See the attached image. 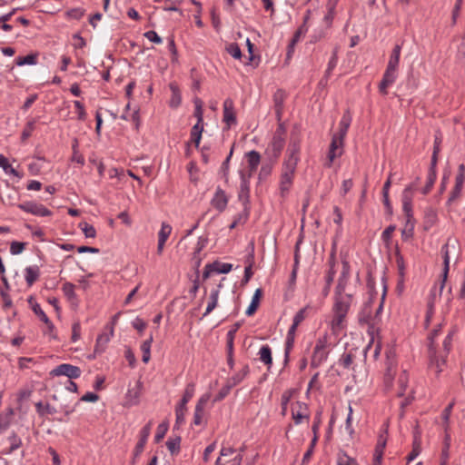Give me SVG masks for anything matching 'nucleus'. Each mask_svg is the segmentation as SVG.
<instances>
[{
    "instance_id": "f257e3e1",
    "label": "nucleus",
    "mask_w": 465,
    "mask_h": 465,
    "mask_svg": "<svg viewBox=\"0 0 465 465\" xmlns=\"http://www.w3.org/2000/svg\"><path fill=\"white\" fill-rule=\"evenodd\" d=\"M385 294L382 295L381 301L375 310V313H372L373 300L370 298L365 302L358 314V321L361 326L367 327V332L371 336V340L375 334H378L380 330V324L381 322V313L383 309V301Z\"/></svg>"
},
{
    "instance_id": "f03ea898",
    "label": "nucleus",
    "mask_w": 465,
    "mask_h": 465,
    "mask_svg": "<svg viewBox=\"0 0 465 465\" xmlns=\"http://www.w3.org/2000/svg\"><path fill=\"white\" fill-rule=\"evenodd\" d=\"M334 302L332 306L333 317L331 320L332 328H341L350 311L351 306L354 302V294L348 293L344 291H334Z\"/></svg>"
},
{
    "instance_id": "7ed1b4c3",
    "label": "nucleus",
    "mask_w": 465,
    "mask_h": 465,
    "mask_svg": "<svg viewBox=\"0 0 465 465\" xmlns=\"http://www.w3.org/2000/svg\"><path fill=\"white\" fill-rule=\"evenodd\" d=\"M452 247V249H455V244L450 245V241H448L442 247H441V254L443 258V269L441 273V280L440 282L439 287L437 285H434L430 292V295L428 297V302L427 305H430L435 307V303L438 297H440L443 292V289L445 287V283L448 278L449 271H450V248Z\"/></svg>"
},
{
    "instance_id": "20e7f679",
    "label": "nucleus",
    "mask_w": 465,
    "mask_h": 465,
    "mask_svg": "<svg viewBox=\"0 0 465 465\" xmlns=\"http://www.w3.org/2000/svg\"><path fill=\"white\" fill-rule=\"evenodd\" d=\"M301 143L302 140L299 135L292 134L282 166L297 168L298 163L300 162L301 153Z\"/></svg>"
},
{
    "instance_id": "39448f33",
    "label": "nucleus",
    "mask_w": 465,
    "mask_h": 465,
    "mask_svg": "<svg viewBox=\"0 0 465 465\" xmlns=\"http://www.w3.org/2000/svg\"><path fill=\"white\" fill-rule=\"evenodd\" d=\"M329 356L328 341L326 337L319 338L313 349L311 360V367L318 368Z\"/></svg>"
},
{
    "instance_id": "423d86ee",
    "label": "nucleus",
    "mask_w": 465,
    "mask_h": 465,
    "mask_svg": "<svg viewBox=\"0 0 465 465\" xmlns=\"http://www.w3.org/2000/svg\"><path fill=\"white\" fill-rule=\"evenodd\" d=\"M296 168L287 167L282 165V172L280 177L279 190L280 195L285 198L293 183Z\"/></svg>"
},
{
    "instance_id": "0eeeda50",
    "label": "nucleus",
    "mask_w": 465,
    "mask_h": 465,
    "mask_svg": "<svg viewBox=\"0 0 465 465\" xmlns=\"http://www.w3.org/2000/svg\"><path fill=\"white\" fill-rule=\"evenodd\" d=\"M50 375L54 377L65 376L70 380L77 379L81 375V370L77 366L69 363H62L50 371Z\"/></svg>"
},
{
    "instance_id": "6e6552de",
    "label": "nucleus",
    "mask_w": 465,
    "mask_h": 465,
    "mask_svg": "<svg viewBox=\"0 0 465 465\" xmlns=\"http://www.w3.org/2000/svg\"><path fill=\"white\" fill-rule=\"evenodd\" d=\"M240 188L238 192V199L242 203V205L250 206V179L251 173H246L244 171H240Z\"/></svg>"
},
{
    "instance_id": "1a4fd4ad",
    "label": "nucleus",
    "mask_w": 465,
    "mask_h": 465,
    "mask_svg": "<svg viewBox=\"0 0 465 465\" xmlns=\"http://www.w3.org/2000/svg\"><path fill=\"white\" fill-rule=\"evenodd\" d=\"M223 122L226 124L227 129H230L232 125H236L237 124L234 102L232 98H226L223 101Z\"/></svg>"
},
{
    "instance_id": "9d476101",
    "label": "nucleus",
    "mask_w": 465,
    "mask_h": 465,
    "mask_svg": "<svg viewBox=\"0 0 465 465\" xmlns=\"http://www.w3.org/2000/svg\"><path fill=\"white\" fill-rule=\"evenodd\" d=\"M18 208L35 216L45 217L52 214L51 211L41 203L27 201L18 204Z\"/></svg>"
},
{
    "instance_id": "9b49d317",
    "label": "nucleus",
    "mask_w": 465,
    "mask_h": 465,
    "mask_svg": "<svg viewBox=\"0 0 465 465\" xmlns=\"http://www.w3.org/2000/svg\"><path fill=\"white\" fill-rule=\"evenodd\" d=\"M284 145L285 138L272 135V138L265 150V154L270 160L276 162L280 157Z\"/></svg>"
},
{
    "instance_id": "f8f14e48",
    "label": "nucleus",
    "mask_w": 465,
    "mask_h": 465,
    "mask_svg": "<svg viewBox=\"0 0 465 465\" xmlns=\"http://www.w3.org/2000/svg\"><path fill=\"white\" fill-rule=\"evenodd\" d=\"M397 371V360L396 354L393 350H389L386 351V361H385V373H384V381L386 383H391Z\"/></svg>"
},
{
    "instance_id": "ddd939ff",
    "label": "nucleus",
    "mask_w": 465,
    "mask_h": 465,
    "mask_svg": "<svg viewBox=\"0 0 465 465\" xmlns=\"http://www.w3.org/2000/svg\"><path fill=\"white\" fill-rule=\"evenodd\" d=\"M398 77V69L388 67L386 68L382 79L379 84V91L381 94H388V87L393 84Z\"/></svg>"
},
{
    "instance_id": "4468645a",
    "label": "nucleus",
    "mask_w": 465,
    "mask_h": 465,
    "mask_svg": "<svg viewBox=\"0 0 465 465\" xmlns=\"http://www.w3.org/2000/svg\"><path fill=\"white\" fill-rule=\"evenodd\" d=\"M229 198L226 193L221 188L217 187L215 193L211 200V204L219 213H223L228 205Z\"/></svg>"
},
{
    "instance_id": "2eb2a0df",
    "label": "nucleus",
    "mask_w": 465,
    "mask_h": 465,
    "mask_svg": "<svg viewBox=\"0 0 465 465\" xmlns=\"http://www.w3.org/2000/svg\"><path fill=\"white\" fill-rule=\"evenodd\" d=\"M151 428H152V422H148L146 425H144L141 431H140V439L138 442L136 443V446L134 450V457H138L144 449V446L147 442V440L151 433Z\"/></svg>"
},
{
    "instance_id": "dca6fc26",
    "label": "nucleus",
    "mask_w": 465,
    "mask_h": 465,
    "mask_svg": "<svg viewBox=\"0 0 465 465\" xmlns=\"http://www.w3.org/2000/svg\"><path fill=\"white\" fill-rule=\"evenodd\" d=\"M342 144H340L335 139H331L328 155L327 162L324 163V166L327 168H331L335 158L341 156L343 150Z\"/></svg>"
},
{
    "instance_id": "f3484780",
    "label": "nucleus",
    "mask_w": 465,
    "mask_h": 465,
    "mask_svg": "<svg viewBox=\"0 0 465 465\" xmlns=\"http://www.w3.org/2000/svg\"><path fill=\"white\" fill-rule=\"evenodd\" d=\"M172 232V226L166 223H162L161 229L158 232L157 253L161 255L163 251L164 244Z\"/></svg>"
},
{
    "instance_id": "a211bd4d",
    "label": "nucleus",
    "mask_w": 465,
    "mask_h": 465,
    "mask_svg": "<svg viewBox=\"0 0 465 465\" xmlns=\"http://www.w3.org/2000/svg\"><path fill=\"white\" fill-rule=\"evenodd\" d=\"M339 0H327L326 14L323 16V23L327 28H331L336 15V6Z\"/></svg>"
},
{
    "instance_id": "6ab92c4d",
    "label": "nucleus",
    "mask_w": 465,
    "mask_h": 465,
    "mask_svg": "<svg viewBox=\"0 0 465 465\" xmlns=\"http://www.w3.org/2000/svg\"><path fill=\"white\" fill-rule=\"evenodd\" d=\"M351 266L348 261H342V270L338 279L335 290L344 291L350 278Z\"/></svg>"
},
{
    "instance_id": "aec40b11",
    "label": "nucleus",
    "mask_w": 465,
    "mask_h": 465,
    "mask_svg": "<svg viewBox=\"0 0 465 465\" xmlns=\"http://www.w3.org/2000/svg\"><path fill=\"white\" fill-rule=\"evenodd\" d=\"M285 94L282 90H277L273 94L274 111L277 122H280L283 112Z\"/></svg>"
},
{
    "instance_id": "412c9836",
    "label": "nucleus",
    "mask_w": 465,
    "mask_h": 465,
    "mask_svg": "<svg viewBox=\"0 0 465 465\" xmlns=\"http://www.w3.org/2000/svg\"><path fill=\"white\" fill-rule=\"evenodd\" d=\"M223 287V284L220 283L216 289L212 290L209 297V302L205 310V312L203 315V317H206L209 313H211L217 306L218 304V299H219V293L220 289Z\"/></svg>"
},
{
    "instance_id": "4be33fe9",
    "label": "nucleus",
    "mask_w": 465,
    "mask_h": 465,
    "mask_svg": "<svg viewBox=\"0 0 465 465\" xmlns=\"http://www.w3.org/2000/svg\"><path fill=\"white\" fill-rule=\"evenodd\" d=\"M246 157L249 168V171L246 173H251L252 176V173L256 171L258 165L260 164L261 155L257 151L252 150L247 153Z\"/></svg>"
},
{
    "instance_id": "5701e85b",
    "label": "nucleus",
    "mask_w": 465,
    "mask_h": 465,
    "mask_svg": "<svg viewBox=\"0 0 465 465\" xmlns=\"http://www.w3.org/2000/svg\"><path fill=\"white\" fill-rule=\"evenodd\" d=\"M114 329L111 328L110 333H102L98 335L96 339V343L94 346V353H102L104 351L106 344L109 342L111 337L113 336Z\"/></svg>"
},
{
    "instance_id": "b1692460",
    "label": "nucleus",
    "mask_w": 465,
    "mask_h": 465,
    "mask_svg": "<svg viewBox=\"0 0 465 465\" xmlns=\"http://www.w3.org/2000/svg\"><path fill=\"white\" fill-rule=\"evenodd\" d=\"M464 182L465 181L455 180L454 187L452 188L449 199L447 201L448 206H451L460 198Z\"/></svg>"
},
{
    "instance_id": "393cba45",
    "label": "nucleus",
    "mask_w": 465,
    "mask_h": 465,
    "mask_svg": "<svg viewBox=\"0 0 465 465\" xmlns=\"http://www.w3.org/2000/svg\"><path fill=\"white\" fill-rule=\"evenodd\" d=\"M307 31H308L307 25H302L297 29V31L294 33L293 37L288 45V50H287V58L288 59L291 58V56L294 51V46L300 41L301 35H305L307 33Z\"/></svg>"
},
{
    "instance_id": "a878e982",
    "label": "nucleus",
    "mask_w": 465,
    "mask_h": 465,
    "mask_svg": "<svg viewBox=\"0 0 465 465\" xmlns=\"http://www.w3.org/2000/svg\"><path fill=\"white\" fill-rule=\"evenodd\" d=\"M39 276L40 270L37 265L28 266L25 269V279L28 286H32Z\"/></svg>"
},
{
    "instance_id": "bb28decb",
    "label": "nucleus",
    "mask_w": 465,
    "mask_h": 465,
    "mask_svg": "<svg viewBox=\"0 0 465 465\" xmlns=\"http://www.w3.org/2000/svg\"><path fill=\"white\" fill-rule=\"evenodd\" d=\"M170 90L172 92V96L169 101V106L171 108L176 109L180 106L182 103V95L179 87L177 84L171 83L169 84Z\"/></svg>"
},
{
    "instance_id": "cd10ccee",
    "label": "nucleus",
    "mask_w": 465,
    "mask_h": 465,
    "mask_svg": "<svg viewBox=\"0 0 465 465\" xmlns=\"http://www.w3.org/2000/svg\"><path fill=\"white\" fill-rule=\"evenodd\" d=\"M300 411H292V419L294 420V423L296 425H299L302 422L303 420H306L307 421L310 419L307 405L304 403L297 402Z\"/></svg>"
},
{
    "instance_id": "c85d7f7f",
    "label": "nucleus",
    "mask_w": 465,
    "mask_h": 465,
    "mask_svg": "<svg viewBox=\"0 0 465 465\" xmlns=\"http://www.w3.org/2000/svg\"><path fill=\"white\" fill-rule=\"evenodd\" d=\"M337 64H338V48L335 47L332 51L331 57L329 60L327 69L325 71V74L320 82L322 84L324 83L325 84L327 83L328 78L331 74V73H332L333 69L336 67Z\"/></svg>"
},
{
    "instance_id": "c756f323",
    "label": "nucleus",
    "mask_w": 465,
    "mask_h": 465,
    "mask_svg": "<svg viewBox=\"0 0 465 465\" xmlns=\"http://www.w3.org/2000/svg\"><path fill=\"white\" fill-rule=\"evenodd\" d=\"M259 359L268 369L272 365V349L268 344L262 345L258 352Z\"/></svg>"
},
{
    "instance_id": "7c9ffc66",
    "label": "nucleus",
    "mask_w": 465,
    "mask_h": 465,
    "mask_svg": "<svg viewBox=\"0 0 465 465\" xmlns=\"http://www.w3.org/2000/svg\"><path fill=\"white\" fill-rule=\"evenodd\" d=\"M436 166L437 165H432V163H430V166L427 176V183L426 185L421 190V193L424 195L428 194L434 185V183L437 178Z\"/></svg>"
},
{
    "instance_id": "2f4dec72",
    "label": "nucleus",
    "mask_w": 465,
    "mask_h": 465,
    "mask_svg": "<svg viewBox=\"0 0 465 465\" xmlns=\"http://www.w3.org/2000/svg\"><path fill=\"white\" fill-rule=\"evenodd\" d=\"M250 369L249 366L246 364L244 365L240 371L235 373L233 376L229 378L227 380V382L233 388L234 386L241 383L244 378L249 374Z\"/></svg>"
},
{
    "instance_id": "473e14b6",
    "label": "nucleus",
    "mask_w": 465,
    "mask_h": 465,
    "mask_svg": "<svg viewBox=\"0 0 465 465\" xmlns=\"http://www.w3.org/2000/svg\"><path fill=\"white\" fill-rule=\"evenodd\" d=\"M262 295V289H257L254 292L253 296L252 298V302L249 304L247 310L245 311V314L247 316H252L256 312V310L259 307V303H260V300H261Z\"/></svg>"
},
{
    "instance_id": "72a5a7b5",
    "label": "nucleus",
    "mask_w": 465,
    "mask_h": 465,
    "mask_svg": "<svg viewBox=\"0 0 465 465\" xmlns=\"http://www.w3.org/2000/svg\"><path fill=\"white\" fill-rule=\"evenodd\" d=\"M38 54L31 53L25 56H17L15 63L17 66H23L25 64L35 65L37 64Z\"/></svg>"
},
{
    "instance_id": "f704fd0d",
    "label": "nucleus",
    "mask_w": 465,
    "mask_h": 465,
    "mask_svg": "<svg viewBox=\"0 0 465 465\" xmlns=\"http://www.w3.org/2000/svg\"><path fill=\"white\" fill-rule=\"evenodd\" d=\"M27 302L31 306L32 311L35 312V314L39 318L41 322H48L47 315L42 310L40 304L35 301V298L33 296H30L27 299Z\"/></svg>"
},
{
    "instance_id": "c9c22d12",
    "label": "nucleus",
    "mask_w": 465,
    "mask_h": 465,
    "mask_svg": "<svg viewBox=\"0 0 465 465\" xmlns=\"http://www.w3.org/2000/svg\"><path fill=\"white\" fill-rule=\"evenodd\" d=\"M401 51V46L400 45H396L393 47L392 52L390 56V59H389V62H388V64H387L388 67L398 69L399 63H400Z\"/></svg>"
},
{
    "instance_id": "e433bc0d",
    "label": "nucleus",
    "mask_w": 465,
    "mask_h": 465,
    "mask_svg": "<svg viewBox=\"0 0 465 465\" xmlns=\"http://www.w3.org/2000/svg\"><path fill=\"white\" fill-rule=\"evenodd\" d=\"M441 142H442L441 134L440 132H437L434 136L433 152H432L431 160H430V163H432V165H437L438 155L440 151Z\"/></svg>"
},
{
    "instance_id": "4c0bfd02",
    "label": "nucleus",
    "mask_w": 465,
    "mask_h": 465,
    "mask_svg": "<svg viewBox=\"0 0 465 465\" xmlns=\"http://www.w3.org/2000/svg\"><path fill=\"white\" fill-rule=\"evenodd\" d=\"M203 132V124H194L191 129V141L194 143L196 148L200 145Z\"/></svg>"
},
{
    "instance_id": "58836bf2",
    "label": "nucleus",
    "mask_w": 465,
    "mask_h": 465,
    "mask_svg": "<svg viewBox=\"0 0 465 465\" xmlns=\"http://www.w3.org/2000/svg\"><path fill=\"white\" fill-rule=\"evenodd\" d=\"M14 415L13 409H8L6 412L0 414V432L6 430Z\"/></svg>"
},
{
    "instance_id": "ea45409f",
    "label": "nucleus",
    "mask_w": 465,
    "mask_h": 465,
    "mask_svg": "<svg viewBox=\"0 0 465 465\" xmlns=\"http://www.w3.org/2000/svg\"><path fill=\"white\" fill-rule=\"evenodd\" d=\"M153 342V335L151 334L150 337L145 340L142 345H141V351L143 352V358L142 361L144 363H147L150 361L151 358V345Z\"/></svg>"
},
{
    "instance_id": "a19ab883",
    "label": "nucleus",
    "mask_w": 465,
    "mask_h": 465,
    "mask_svg": "<svg viewBox=\"0 0 465 465\" xmlns=\"http://www.w3.org/2000/svg\"><path fill=\"white\" fill-rule=\"evenodd\" d=\"M0 167L5 171V173L12 174L18 178L21 177V174L15 168L12 167L7 158L3 154H0Z\"/></svg>"
},
{
    "instance_id": "79ce46f5",
    "label": "nucleus",
    "mask_w": 465,
    "mask_h": 465,
    "mask_svg": "<svg viewBox=\"0 0 465 465\" xmlns=\"http://www.w3.org/2000/svg\"><path fill=\"white\" fill-rule=\"evenodd\" d=\"M193 103H194L193 115L197 119V122L195 124H203V102L200 98H195Z\"/></svg>"
},
{
    "instance_id": "37998d69",
    "label": "nucleus",
    "mask_w": 465,
    "mask_h": 465,
    "mask_svg": "<svg viewBox=\"0 0 465 465\" xmlns=\"http://www.w3.org/2000/svg\"><path fill=\"white\" fill-rule=\"evenodd\" d=\"M35 410L40 416L56 413V409L54 407L51 406L49 403L44 405L42 401L35 403Z\"/></svg>"
},
{
    "instance_id": "c03bdc74",
    "label": "nucleus",
    "mask_w": 465,
    "mask_h": 465,
    "mask_svg": "<svg viewBox=\"0 0 465 465\" xmlns=\"http://www.w3.org/2000/svg\"><path fill=\"white\" fill-rule=\"evenodd\" d=\"M195 392V384L193 382L188 383L185 387L183 398L179 404L185 405L191 401Z\"/></svg>"
},
{
    "instance_id": "a18cd8bd",
    "label": "nucleus",
    "mask_w": 465,
    "mask_h": 465,
    "mask_svg": "<svg viewBox=\"0 0 465 465\" xmlns=\"http://www.w3.org/2000/svg\"><path fill=\"white\" fill-rule=\"evenodd\" d=\"M338 465H358L356 460L347 455L343 450H340L337 457Z\"/></svg>"
},
{
    "instance_id": "49530a36",
    "label": "nucleus",
    "mask_w": 465,
    "mask_h": 465,
    "mask_svg": "<svg viewBox=\"0 0 465 465\" xmlns=\"http://www.w3.org/2000/svg\"><path fill=\"white\" fill-rule=\"evenodd\" d=\"M8 440L10 442V448L7 453L14 452L22 445V440L15 431H13L11 435L8 437Z\"/></svg>"
},
{
    "instance_id": "de8ad7c7",
    "label": "nucleus",
    "mask_w": 465,
    "mask_h": 465,
    "mask_svg": "<svg viewBox=\"0 0 465 465\" xmlns=\"http://www.w3.org/2000/svg\"><path fill=\"white\" fill-rule=\"evenodd\" d=\"M241 324L239 322H236L232 328L227 332V335H226V341H227V349H229L230 351H232L233 350V341H234V337H235V334L238 331V329L240 328Z\"/></svg>"
},
{
    "instance_id": "09e8293b",
    "label": "nucleus",
    "mask_w": 465,
    "mask_h": 465,
    "mask_svg": "<svg viewBox=\"0 0 465 465\" xmlns=\"http://www.w3.org/2000/svg\"><path fill=\"white\" fill-rule=\"evenodd\" d=\"M274 163L271 160L270 163L262 165L258 175L260 181L265 180L271 175Z\"/></svg>"
},
{
    "instance_id": "8fccbe9b",
    "label": "nucleus",
    "mask_w": 465,
    "mask_h": 465,
    "mask_svg": "<svg viewBox=\"0 0 465 465\" xmlns=\"http://www.w3.org/2000/svg\"><path fill=\"white\" fill-rule=\"evenodd\" d=\"M214 272L217 273H228L232 271V264L227 262H213Z\"/></svg>"
},
{
    "instance_id": "3c124183",
    "label": "nucleus",
    "mask_w": 465,
    "mask_h": 465,
    "mask_svg": "<svg viewBox=\"0 0 465 465\" xmlns=\"http://www.w3.org/2000/svg\"><path fill=\"white\" fill-rule=\"evenodd\" d=\"M250 215V206L243 205V210L234 216L233 220L238 224H244L249 218Z\"/></svg>"
},
{
    "instance_id": "603ef678",
    "label": "nucleus",
    "mask_w": 465,
    "mask_h": 465,
    "mask_svg": "<svg viewBox=\"0 0 465 465\" xmlns=\"http://www.w3.org/2000/svg\"><path fill=\"white\" fill-rule=\"evenodd\" d=\"M187 407L185 405L178 404L175 408L176 425L183 424L185 420V412Z\"/></svg>"
},
{
    "instance_id": "864d4df0",
    "label": "nucleus",
    "mask_w": 465,
    "mask_h": 465,
    "mask_svg": "<svg viewBox=\"0 0 465 465\" xmlns=\"http://www.w3.org/2000/svg\"><path fill=\"white\" fill-rule=\"evenodd\" d=\"M442 448L443 461L440 465H446L449 459V449L450 446V435L446 432Z\"/></svg>"
},
{
    "instance_id": "5fc2aeb1",
    "label": "nucleus",
    "mask_w": 465,
    "mask_h": 465,
    "mask_svg": "<svg viewBox=\"0 0 465 465\" xmlns=\"http://www.w3.org/2000/svg\"><path fill=\"white\" fill-rule=\"evenodd\" d=\"M180 443H181V438L180 437H176V438H173V439H169L166 441V446H167V449L169 450V451L172 454H174V453H177L180 450Z\"/></svg>"
},
{
    "instance_id": "6e6d98bb",
    "label": "nucleus",
    "mask_w": 465,
    "mask_h": 465,
    "mask_svg": "<svg viewBox=\"0 0 465 465\" xmlns=\"http://www.w3.org/2000/svg\"><path fill=\"white\" fill-rule=\"evenodd\" d=\"M294 340L295 339H293L292 337L291 338L286 337L285 348H284V360H283L284 365H287L290 361V353H291L292 349L293 348Z\"/></svg>"
},
{
    "instance_id": "4d7b16f0",
    "label": "nucleus",
    "mask_w": 465,
    "mask_h": 465,
    "mask_svg": "<svg viewBox=\"0 0 465 465\" xmlns=\"http://www.w3.org/2000/svg\"><path fill=\"white\" fill-rule=\"evenodd\" d=\"M79 227L83 231L84 234L87 238H94L96 235V231L94 227L87 223H81Z\"/></svg>"
},
{
    "instance_id": "13d9d810",
    "label": "nucleus",
    "mask_w": 465,
    "mask_h": 465,
    "mask_svg": "<svg viewBox=\"0 0 465 465\" xmlns=\"http://www.w3.org/2000/svg\"><path fill=\"white\" fill-rule=\"evenodd\" d=\"M35 120H31L26 123V124L22 132V134H21V139L23 142H25L27 138H29L31 136L32 133L35 130Z\"/></svg>"
},
{
    "instance_id": "bf43d9fd",
    "label": "nucleus",
    "mask_w": 465,
    "mask_h": 465,
    "mask_svg": "<svg viewBox=\"0 0 465 465\" xmlns=\"http://www.w3.org/2000/svg\"><path fill=\"white\" fill-rule=\"evenodd\" d=\"M226 51L235 59H240L242 57L241 48L236 43H232L226 46Z\"/></svg>"
},
{
    "instance_id": "052dcab7",
    "label": "nucleus",
    "mask_w": 465,
    "mask_h": 465,
    "mask_svg": "<svg viewBox=\"0 0 465 465\" xmlns=\"http://www.w3.org/2000/svg\"><path fill=\"white\" fill-rule=\"evenodd\" d=\"M205 243H206V240L200 237L197 242L196 248H195V251L193 252V260H197V262H196L197 266H199L200 262H201L199 254L202 252V250L205 247Z\"/></svg>"
},
{
    "instance_id": "680f3d73",
    "label": "nucleus",
    "mask_w": 465,
    "mask_h": 465,
    "mask_svg": "<svg viewBox=\"0 0 465 465\" xmlns=\"http://www.w3.org/2000/svg\"><path fill=\"white\" fill-rule=\"evenodd\" d=\"M463 0H456L454 7L452 9L451 14V25H455L457 24V20L460 16V13L462 7Z\"/></svg>"
},
{
    "instance_id": "e2e57ef3",
    "label": "nucleus",
    "mask_w": 465,
    "mask_h": 465,
    "mask_svg": "<svg viewBox=\"0 0 465 465\" xmlns=\"http://www.w3.org/2000/svg\"><path fill=\"white\" fill-rule=\"evenodd\" d=\"M25 242H16L14 241L10 244V252L13 255H18L23 252V251L25 249Z\"/></svg>"
},
{
    "instance_id": "0e129e2a",
    "label": "nucleus",
    "mask_w": 465,
    "mask_h": 465,
    "mask_svg": "<svg viewBox=\"0 0 465 465\" xmlns=\"http://www.w3.org/2000/svg\"><path fill=\"white\" fill-rule=\"evenodd\" d=\"M395 260L398 267L399 273L402 276L405 271V263L403 256L401 255L398 247H396L395 251Z\"/></svg>"
},
{
    "instance_id": "69168bd1",
    "label": "nucleus",
    "mask_w": 465,
    "mask_h": 465,
    "mask_svg": "<svg viewBox=\"0 0 465 465\" xmlns=\"http://www.w3.org/2000/svg\"><path fill=\"white\" fill-rule=\"evenodd\" d=\"M291 398H292V391H284L282 394V397H281V406H282V414L283 416L286 415L287 406H288V403H289Z\"/></svg>"
},
{
    "instance_id": "338daca9",
    "label": "nucleus",
    "mask_w": 465,
    "mask_h": 465,
    "mask_svg": "<svg viewBox=\"0 0 465 465\" xmlns=\"http://www.w3.org/2000/svg\"><path fill=\"white\" fill-rule=\"evenodd\" d=\"M421 452V445L419 442H412V450L407 456V461L411 462L414 460Z\"/></svg>"
},
{
    "instance_id": "774afa93",
    "label": "nucleus",
    "mask_w": 465,
    "mask_h": 465,
    "mask_svg": "<svg viewBox=\"0 0 465 465\" xmlns=\"http://www.w3.org/2000/svg\"><path fill=\"white\" fill-rule=\"evenodd\" d=\"M340 364L344 369H349L353 362V356L351 353H343L339 360Z\"/></svg>"
}]
</instances>
